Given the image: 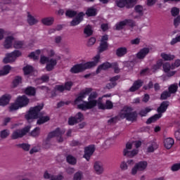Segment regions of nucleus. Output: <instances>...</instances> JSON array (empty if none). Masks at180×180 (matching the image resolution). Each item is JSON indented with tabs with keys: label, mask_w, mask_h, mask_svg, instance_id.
Masks as SVG:
<instances>
[{
	"label": "nucleus",
	"mask_w": 180,
	"mask_h": 180,
	"mask_svg": "<svg viewBox=\"0 0 180 180\" xmlns=\"http://www.w3.org/2000/svg\"><path fill=\"white\" fill-rule=\"evenodd\" d=\"M20 137H23V129H18L15 131L14 132H13V134L11 136V139L13 140H16V139H19Z\"/></svg>",
	"instance_id": "obj_28"
},
{
	"label": "nucleus",
	"mask_w": 180,
	"mask_h": 180,
	"mask_svg": "<svg viewBox=\"0 0 180 180\" xmlns=\"http://www.w3.org/2000/svg\"><path fill=\"white\" fill-rule=\"evenodd\" d=\"M161 57L165 61H171L172 60H174L175 58V56L174 55L167 54L165 53H161Z\"/></svg>",
	"instance_id": "obj_36"
},
{
	"label": "nucleus",
	"mask_w": 180,
	"mask_h": 180,
	"mask_svg": "<svg viewBox=\"0 0 180 180\" xmlns=\"http://www.w3.org/2000/svg\"><path fill=\"white\" fill-rule=\"evenodd\" d=\"M72 86V82H67L65 86L63 85L56 86L55 89L56 91H58L59 92H63V91H65V89H66L67 91H70Z\"/></svg>",
	"instance_id": "obj_18"
},
{
	"label": "nucleus",
	"mask_w": 180,
	"mask_h": 180,
	"mask_svg": "<svg viewBox=\"0 0 180 180\" xmlns=\"http://www.w3.org/2000/svg\"><path fill=\"white\" fill-rule=\"evenodd\" d=\"M6 33V31H5V30L0 28V40H4Z\"/></svg>",
	"instance_id": "obj_62"
},
{
	"label": "nucleus",
	"mask_w": 180,
	"mask_h": 180,
	"mask_svg": "<svg viewBox=\"0 0 180 180\" xmlns=\"http://www.w3.org/2000/svg\"><path fill=\"white\" fill-rule=\"evenodd\" d=\"M139 154V150L134 149L131 150V152H127V150H125V157H127L128 158H134V157H136Z\"/></svg>",
	"instance_id": "obj_32"
},
{
	"label": "nucleus",
	"mask_w": 180,
	"mask_h": 180,
	"mask_svg": "<svg viewBox=\"0 0 180 180\" xmlns=\"http://www.w3.org/2000/svg\"><path fill=\"white\" fill-rule=\"evenodd\" d=\"M124 22L125 23V26H130L131 27H134L135 25L134 21L131 19H125L124 20Z\"/></svg>",
	"instance_id": "obj_49"
},
{
	"label": "nucleus",
	"mask_w": 180,
	"mask_h": 180,
	"mask_svg": "<svg viewBox=\"0 0 180 180\" xmlns=\"http://www.w3.org/2000/svg\"><path fill=\"white\" fill-rule=\"evenodd\" d=\"M98 109H102L105 110V109H112L113 108V103L110 101H107L105 104L102 103V102L98 103Z\"/></svg>",
	"instance_id": "obj_19"
},
{
	"label": "nucleus",
	"mask_w": 180,
	"mask_h": 180,
	"mask_svg": "<svg viewBox=\"0 0 180 180\" xmlns=\"http://www.w3.org/2000/svg\"><path fill=\"white\" fill-rule=\"evenodd\" d=\"M12 68L9 65H4L3 70H0V77L2 75H8Z\"/></svg>",
	"instance_id": "obj_30"
},
{
	"label": "nucleus",
	"mask_w": 180,
	"mask_h": 180,
	"mask_svg": "<svg viewBox=\"0 0 180 180\" xmlns=\"http://www.w3.org/2000/svg\"><path fill=\"white\" fill-rule=\"evenodd\" d=\"M64 133L65 131H61L60 128H58L55 131L49 133L46 141H44L43 143L44 148H50V142H49V140H50V139H53V137H57L58 143H63V141H64V139L61 137V136H63Z\"/></svg>",
	"instance_id": "obj_4"
},
{
	"label": "nucleus",
	"mask_w": 180,
	"mask_h": 180,
	"mask_svg": "<svg viewBox=\"0 0 180 180\" xmlns=\"http://www.w3.org/2000/svg\"><path fill=\"white\" fill-rule=\"evenodd\" d=\"M176 91H178V85L177 84H172L169 87V92L170 94H175V92H176Z\"/></svg>",
	"instance_id": "obj_48"
},
{
	"label": "nucleus",
	"mask_w": 180,
	"mask_h": 180,
	"mask_svg": "<svg viewBox=\"0 0 180 180\" xmlns=\"http://www.w3.org/2000/svg\"><path fill=\"white\" fill-rule=\"evenodd\" d=\"M158 148V144L155 141H150L147 143V153H154Z\"/></svg>",
	"instance_id": "obj_17"
},
{
	"label": "nucleus",
	"mask_w": 180,
	"mask_h": 180,
	"mask_svg": "<svg viewBox=\"0 0 180 180\" xmlns=\"http://www.w3.org/2000/svg\"><path fill=\"white\" fill-rule=\"evenodd\" d=\"M12 96L9 94H5L0 98V106H6L9 103Z\"/></svg>",
	"instance_id": "obj_22"
},
{
	"label": "nucleus",
	"mask_w": 180,
	"mask_h": 180,
	"mask_svg": "<svg viewBox=\"0 0 180 180\" xmlns=\"http://www.w3.org/2000/svg\"><path fill=\"white\" fill-rule=\"evenodd\" d=\"M20 105L15 103L11 104V105L9 108V112H13V110H18L19 109Z\"/></svg>",
	"instance_id": "obj_52"
},
{
	"label": "nucleus",
	"mask_w": 180,
	"mask_h": 180,
	"mask_svg": "<svg viewBox=\"0 0 180 180\" xmlns=\"http://www.w3.org/2000/svg\"><path fill=\"white\" fill-rule=\"evenodd\" d=\"M77 13L75 11L72 10H68L65 12V15L68 16V18H75V16H77Z\"/></svg>",
	"instance_id": "obj_45"
},
{
	"label": "nucleus",
	"mask_w": 180,
	"mask_h": 180,
	"mask_svg": "<svg viewBox=\"0 0 180 180\" xmlns=\"http://www.w3.org/2000/svg\"><path fill=\"white\" fill-rule=\"evenodd\" d=\"M40 63L41 64H46V63H48L46 65L47 71H51V70L54 68V66L57 65L56 60H54V59L49 60V58L44 56H41Z\"/></svg>",
	"instance_id": "obj_8"
},
{
	"label": "nucleus",
	"mask_w": 180,
	"mask_h": 180,
	"mask_svg": "<svg viewBox=\"0 0 180 180\" xmlns=\"http://www.w3.org/2000/svg\"><path fill=\"white\" fill-rule=\"evenodd\" d=\"M169 96H171V93L169 91H164L161 94L160 98L164 101V100L167 99V98H169Z\"/></svg>",
	"instance_id": "obj_55"
},
{
	"label": "nucleus",
	"mask_w": 180,
	"mask_h": 180,
	"mask_svg": "<svg viewBox=\"0 0 180 180\" xmlns=\"http://www.w3.org/2000/svg\"><path fill=\"white\" fill-rule=\"evenodd\" d=\"M131 148H133V143H127L126 144L125 148L123 150V155L125 157V151L127 150V153H130L131 151Z\"/></svg>",
	"instance_id": "obj_44"
},
{
	"label": "nucleus",
	"mask_w": 180,
	"mask_h": 180,
	"mask_svg": "<svg viewBox=\"0 0 180 180\" xmlns=\"http://www.w3.org/2000/svg\"><path fill=\"white\" fill-rule=\"evenodd\" d=\"M137 116V113L133 111V108L129 106H125L120 112V117L121 119H127V120H130L133 122V120H136Z\"/></svg>",
	"instance_id": "obj_6"
},
{
	"label": "nucleus",
	"mask_w": 180,
	"mask_h": 180,
	"mask_svg": "<svg viewBox=\"0 0 180 180\" xmlns=\"http://www.w3.org/2000/svg\"><path fill=\"white\" fill-rule=\"evenodd\" d=\"M66 160L68 164L71 165H75V164H77V158L71 155H68Z\"/></svg>",
	"instance_id": "obj_38"
},
{
	"label": "nucleus",
	"mask_w": 180,
	"mask_h": 180,
	"mask_svg": "<svg viewBox=\"0 0 180 180\" xmlns=\"http://www.w3.org/2000/svg\"><path fill=\"white\" fill-rule=\"evenodd\" d=\"M168 106H169V103L168 101H163L160 106L158 108V112L159 114H155L152 117L149 118L146 123L147 124H150V123H154V122H156V120H158L160 117H162V113H165V112H167V109H168Z\"/></svg>",
	"instance_id": "obj_5"
},
{
	"label": "nucleus",
	"mask_w": 180,
	"mask_h": 180,
	"mask_svg": "<svg viewBox=\"0 0 180 180\" xmlns=\"http://www.w3.org/2000/svg\"><path fill=\"white\" fill-rule=\"evenodd\" d=\"M8 136H9V131H8L7 129H4L0 133V137L1 139H6V137H8Z\"/></svg>",
	"instance_id": "obj_54"
},
{
	"label": "nucleus",
	"mask_w": 180,
	"mask_h": 180,
	"mask_svg": "<svg viewBox=\"0 0 180 180\" xmlns=\"http://www.w3.org/2000/svg\"><path fill=\"white\" fill-rule=\"evenodd\" d=\"M143 85V82L141 80H138L134 83L132 86L129 89L130 92H134L139 89Z\"/></svg>",
	"instance_id": "obj_27"
},
{
	"label": "nucleus",
	"mask_w": 180,
	"mask_h": 180,
	"mask_svg": "<svg viewBox=\"0 0 180 180\" xmlns=\"http://www.w3.org/2000/svg\"><path fill=\"white\" fill-rule=\"evenodd\" d=\"M150 52V50L147 48H144L143 49H141L137 54H136V57L137 58H139V60H141L142 58H144V57H146L148 54V53Z\"/></svg>",
	"instance_id": "obj_26"
},
{
	"label": "nucleus",
	"mask_w": 180,
	"mask_h": 180,
	"mask_svg": "<svg viewBox=\"0 0 180 180\" xmlns=\"http://www.w3.org/2000/svg\"><path fill=\"white\" fill-rule=\"evenodd\" d=\"M115 4L118 8H127L130 9V8H133L134 6V4H136V0H116Z\"/></svg>",
	"instance_id": "obj_10"
},
{
	"label": "nucleus",
	"mask_w": 180,
	"mask_h": 180,
	"mask_svg": "<svg viewBox=\"0 0 180 180\" xmlns=\"http://www.w3.org/2000/svg\"><path fill=\"white\" fill-rule=\"evenodd\" d=\"M147 167H148V163L147 161H140L136 162L131 169L130 174L135 176L137 175L138 172H143L147 169Z\"/></svg>",
	"instance_id": "obj_7"
},
{
	"label": "nucleus",
	"mask_w": 180,
	"mask_h": 180,
	"mask_svg": "<svg viewBox=\"0 0 180 180\" xmlns=\"http://www.w3.org/2000/svg\"><path fill=\"white\" fill-rule=\"evenodd\" d=\"M20 51L15 50L10 53H7L6 57L4 58L3 62L4 64H8L9 63H13L18 57L20 56Z\"/></svg>",
	"instance_id": "obj_9"
},
{
	"label": "nucleus",
	"mask_w": 180,
	"mask_h": 180,
	"mask_svg": "<svg viewBox=\"0 0 180 180\" xmlns=\"http://www.w3.org/2000/svg\"><path fill=\"white\" fill-rule=\"evenodd\" d=\"M30 58H32V60H39V57H40V50H37L35 52H32L29 55Z\"/></svg>",
	"instance_id": "obj_40"
},
{
	"label": "nucleus",
	"mask_w": 180,
	"mask_h": 180,
	"mask_svg": "<svg viewBox=\"0 0 180 180\" xmlns=\"http://www.w3.org/2000/svg\"><path fill=\"white\" fill-rule=\"evenodd\" d=\"M172 16H178L179 15V8L174 7L171 10Z\"/></svg>",
	"instance_id": "obj_53"
},
{
	"label": "nucleus",
	"mask_w": 180,
	"mask_h": 180,
	"mask_svg": "<svg viewBox=\"0 0 180 180\" xmlns=\"http://www.w3.org/2000/svg\"><path fill=\"white\" fill-rule=\"evenodd\" d=\"M27 22L30 26H34L39 23V20L32 15L30 12H27Z\"/></svg>",
	"instance_id": "obj_21"
},
{
	"label": "nucleus",
	"mask_w": 180,
	"mask_h": 180,
	"mask_svg": "<svg viewBox=\"0 0 180 180\" xmlns=\"http://www.w3.org/2000/svg\"><path fill=\"white\" fill-rule=\"evenodd\" d=\"M33 71V68L30 65H27L24 68V74L25 75H29V74H32Z\"/></svg>",
	"instance_id": "obj_47"
},
{
	"label": "nucleus",
	"mask_w": 180,
	"mask_h": 180,
	"mask_svg": "<svg viewBox=\"0 0 180 180\" xmlns=\"http://www.w3.org/2000/svg\"><path fill=\"white\" fill-rule=\"evenodd\" d=\"M108 50V46H101L98 47L99 53H103V51H106Z\"/></svg>",
	"instance_id": "obj_63"
},
{
	"label": "nucleus",
	"mask_w": 180,
	"mask_h": 180,
	"mask_svg": "<svg viewBox=\"0 0 180 180\" xmlns=\"http://www.w3.org/2000/svg\"><path fill=\"white\" fill-rule=\"evenodd\" d=\"M155 2H157V0H147V5L148 6H153Z\"/></svg>",
	"instance_id": "obj_64"
},
{
	"label": "nucleus",
	"mask_w": 180,
	"mask_h": 180,
	"mask_svg": "<svg viewBox=\"0 0 180 180\" xmlns=\"http://www.w3.org/2000/svg\"><path fill=\"white\" fill-rule=\"evenodd\" d=\"M94 151H95V146L94 145L87 146L86 148H85V150H84V158H85L86 161H89L91 158V155L94 154Z\"/></svg>",
	"instance_id": "obj_14"
},
{
	"label": "nucleus",
	"mask_w": 180,
	"mask_h": 180,
	"mask_svg": "<svg viewBox=\"0 0 180 180\" xmlns=\"http://www.w3.org/2000/svg\"><path fill=\"white\" fill-rule=\"evenodd\" d=\"M134 11L136 13L139 15V16H143V15H144V8L141 5H136L134 7Z\"/></svg>",
	"instance_id": "obj_34"
},
{
	"label": "nucleus",
	"mask_w": 180,
	"mask_h": 180,
	"mask_svg": "<svg viewBox=\"0 0 180 180\" xmlns=\"http://www.w3.org/2000/svg\"><path fill=\"white\" fill-rule=\"evenodd\" d=\"M161 65H162V62L158 63L156 65H155L152 69L153 72H155V71H157V70H160V68H161Z\"/></svg>",
	"instance_id": "obj_60"
},
{
	"label": "nucleus",
	"mask_w": 180,
	"mask_h": 180,
	"mask_svg": "<svg viewBox=\"0 0 180 180\" xmlns=\"http://www.w3.org/2000/svg\"><path fill=\"white\" fill-rule=\"evenodd\" d=\"M40 134V128L37 127L35 128L32 132L31 135H32L33 137H37Z\"/></svg>",
	"instance_id": "obj_56"
},
{
	"label": "nucleus",
	"mask_w": 180,
	"mask_h": 180,
	"mask_svg": "<svg viewBox=\"0 0 180 180\" xmlns=\"http://www.w3.org/2000/svg\"><path fill=\"white\" fill-rule=\"evenodd\" d=\"M75 119H76V122H77V123H79V122H82V120H84V115L82 113L78 112L75 115Z\"/></svg>",
	"instance_id": "obj_51"
},
{
	"label": "nucleus",
	"mask_w": 180,
	"mask_h": 180,
	"mask_svg": "<svg viewBox=\"0 0 180 180\" xmlns=\"http://www.w3.org/2000/svg\"><path fill=\"white\" fill-rule=\"evenodd\" d=\"M77 123L78 122H77V120L75 117H71L69 118L68 124H70V126H74V124H77Z\"/></svg>",
	"instance_id": "obj_57"
},
{
	"label": "nucleus",
	"mask_w": 180,
	"mask_h": 180,
	"mask_svg": "<svg viewBox=\"0 0 180 180\" xmlns=\"http://www.w3.org/2000/svg\"><path fill=\"white\" fill-rule=\"evenodd\" d=\"M94 169L96 175H102V174H103V172L105 171V169L103 168V165L101 162H94Z\"/></svg>",
	"instance_id": "obj_16"
},
{
	"label": "nucleus",
	"mask_w": 180,
	"mask_h": 180,
	"mask_svg": "<svg viewBox=\"0 0 180 180\" xmlns=\"http://www.w3.org/2000/svg\"><path fill=\"white\" fill-rule=\"evenodd\" d=\"M124 26H126L124 20L120 21L115 25V30H122V29L124 28Z\"/></svg>",
	"instance_id": "obj_41"
},
{
	"label": "nucleus",
	"mask_w": 180,
	"mask_h": 180,
	"mask_svg": "<svg viewBox=\"0 0 180 180\" xmlns=\"http://www.w3.org/2000/svg\"><path fill=\"white\" fill-rule=\"evenodd\" d=\"M86 15L87 16H96V8H89L86 11Z\"/></svg>",
	"instance_id": "obj_39"
},
{
	"label": "nucleus",
	"mask_w": 180,
	"mask_h": 180,
	"mask_svg": "<svg viewBox=\"0 0 180 180\" xmlns=\"http://www.w3.org/2000/svg\"><path fill=\"white\" fill-rule=\"evenodd\" d=\"M84 174H82V172H77L75 174L73 179L74 180H81L83 179Z\"/></svg>",
	"instance_id": "obj_46"
},
{
	"label": "nucleus",
	"mask_w": 180,
	"mask_h": 180,
	"mask_svg": "<svg viewBox=\"0 0 180 180\" xmlns=\"http://www.w3.org/2000/svg\"><path fill=\"white\" fill-rule=\"evenodd\" d=\"M84 16L85 13H84V12L79 13L76 17L70 22V26H77V25H79V23L84 20Z\"/></svg>",
	"instance_id": "obj_12"
},
{
	"label": "nucleus",
	"mask_w": 180,
	"mask_h": 180,
	"mask_svg": "<svg viewBox=\"0 0 180 180\" xmlns=\"http://www.w3.org/2000/svg\"><path fill=\"white\" fill-rule=\"evenodd\" d=\"M4 43L6 46H19V44H18L16 39L12 36L6 37Z\"/></svg>",
	"instance_id": "obj_20"
},
{
	"label": "nucleus",
	"mask_w": 180,
	"mask_h": 180,
	"mask_svg": "<svg viewBox=\"0 0 180 180\" xmlns=\"http://www.w3.org/2000/svg\"><path fill=\"white\" fill-rule=\"evenodd\" d=\"M111 67H112V68H114V71L117 74L119 73V71H120V70L119 69L117 63H114L112 64H110L109 63H103V65L98 66V68L96 70V72H97V74H99V72L102 71V70H108V68H110Z\"/></svg>",
	"instance_id": "obj_11"
},
{
	"label": "nucleus",
	"mask_w": 180,
	"mask_h": 180,
	"mask_svg": "<svg viewBox=\"0 0 180 180\" xmlns=\"http://www.w3.org/2000/svg\"><path fill=\"white\" fill-rule=\"evenodd\" d=\"M99 60H101V55H96L93 58V61L87 62L84 64L76 65L71 68L70 71L73 74L85 71V70H89V68H92V67L96 66L98 63H99Z\"/></svg>",
	"instance_id": "obj_3"
},
{
	"label": "nucleus",
	"mask_w": 180,
	"mask_h": 180,
	"mask_svg": "<svg viewBox=\"0 0 180 180\" xmlns=\"http://www.w3.org/2000/svg\"><path fill=\"white\" fill-rule=\"evenodd\" d=\"M92 89H84L79 94L78 97L75 99V103L77 105L78 109L81 110H88L92 109L96 104L99 103V100L96 101L98 98V93L93 91Z\"/></svg>",
	"instance_id": "obj_1"
},
{
	"label": "nucleus",
	"mask_w": 180,
	"mask_h": 180,
	"mask_svg": "<svg viewBox=\"0 0 180 180\" xmlns=\"http://www.w3.org/2000/svg\"><path fill=\"white\" fill-rule=\"evenodd\" d=\"M44 179H50L51 180H62L63 179V175L59 174L58 176H51V174H49V172H45L44 174Z\"/></svg>",
	"instance_id": "obj_24"
},
{
	"label": "nucleus",
	"mask_w": 180,
	"mask_h": 180,
	"mask_svg": "<svg viewBox=\"0 0 180 180\" xmlns=\"http://www.w3.org/2000/svg\"><path fill=\"white\" fill-rule=\"evenodd\" d=\"M125 54H127V49L126 47H120L116 51L117 57H123Z\"/></svg>",
	"instance_id": "obj_29"
},
{
	"label": "nucleus",
	"mask_w": 180,
	"mask_h": 180,
	"mask_svg": "<svg viewBox=\"0 0 180 180\" xmlns=\"http://www.w3.org/2000/svg\"><path fill=\"white\" fill-rule=\"evenodd\" d=\"M41 23L45 26H51L54 23V18L46 17L41 19Z\"/></svg>",
	"instance_id": "obj_25"
},
{
	"label": "nucleus",
	"mask_w": 180,
	"mask_h": 180,
	"mask_svg": "<svg viewBox=\"0 0 180 180\" xmlns=\"http://www.w3.org/2000/svg\"><path fill=\"white\" fill-rule=\"evenodd\" d=\"M108 40H109L108 34L103 35L101 37L100 46H108Z\"/></svg>",
	"instance_id": "obj_42"
},
{
	"label": "nucleus",
	"mask_w": 180,
	"mask_h": 180,
	"mask_svg": "<svg viewBox=\"0 0 180 180\" xmlns=\"http://www.w3.org/2000/svg\"><path fill=\"white\" fill-rule=\"evenodd\" d=\"M153 110V108L148 107L141 110L139 112L141 116H147V113H150Z\"/></svg>",
	"instance_id": "obj_43"
},
{
	"label": "nucleus",
	"mask_w": 180,
	"mask_h": 180,
	"mask_svg": "<svg viewBox=\"0 0 180 180\" xmlns=\"http://www.w3.org/2000/svg\"><path fill=\"white\" fill-rule=\"evenodd\" d=\"M15 103H16L17 105H19V106H20V108H23V96H19V97L16 99Z\"/></svg>",
	"instance_id": "obj_50"
},
{
	"label": "nucleus",
	"mask_w": 180,
	"mask_h": 180,
	"mask_svg": "<svg viewBox=\"0 0 180 180\" xmlns=\"http://www.w3.org/2000/svg\"><path fill=\"white\" fill-rule=\"evenodd\" d=\"M117 79H119V76H115V77L111 78L110 79V82L108 84H107L106 87L108 89H110L113 88L114 86H116V81H117Z\"/></svg>",
	"instance_id": "obj_31"
},
{
	"label": "nucleus",
	"mask_w": 180,
	"mask_h": 180,
	"mask_svg": "<svg viewBox=\"0 0 180 180\" xmlns=\"http://www.w3.org/2000/svg\"><path fill=\"white\" fill-rule=\"evenodd\" d=\"M180 25V15H178L176 18L174 20V26L176 29L178 26Z\"/></svg>",
	"instance_id": "obj_58"
},
{
	"label": "nucleus",
	"mask_w": 180,
	"mask_h": 180,
	"mask_svg": "<svg viewBox=\"0 0 180 180\" xmlns=\"http://www.w3.org/2000/svg\"><path fill=\"white\" fill-rule=\"evenodd\" d=\"M89 46H94V44H95V43H96V38L95 37H91L89 39Z\"/></svg>",
	"instance_id": "obj_61"
},
{
	"label": "nucleus",
	"mask_w": 180,
	"mask_h": 180,
	"mask_svg": "<svg viewBox=\"0 0 180 180\" xmlns=\"http://www.w3.org/2000/svg\"><path fill=\"white\" fill-rule=\"evenodd\" d=\"M22 82V77L15 76L12 82V87L16 88Z\"/></svg>",
	"instance_id": "obj_33"
},
{
	"label": "nucleus",
	"mask_w": 180,
	"mask_h": 180,
	"mask_svg": "<svg viewBox=\"0 0 180 180\" xmlns=\"http://www.w3.org/2000/svg\"><path fill=\"white\" fill-rule=\"evenodd\" d=\"M163 70L167 74L168 77H172V75H175L174 71H171V70H175V67L174 65H170L168 63L163 64Z\"/></svg>",
	"instance_id": "obj_15"
},
{
	"label": "nucleus",
	"mask_w": 180,
	"mask_h": 180,
	"mask_svg": "<svg viewBox=\"0 0 180 180\" xmlns=\"http://www.w3.org/2000/svg\"><path fill=\"white\" fill-rule=\"evenodd\" d=\"M134 165V160L129 159L126 161L121 162L120 165V168L122 171H127L129 167Z\"/></svg>",
	"instance_id": "obj_13"
},
{
	"label": "nucleus",
	"mask_w": 180,
	"mask_h": 180,
	"mask_svg": "<svg viewBox=\"0 0 180 180\" xmlns=\"http://www.w3.org/2000/svg\"><path fill=\"white\" fill-rule=\"evenodd\" d=\"M11 3V0H0V9L4 8V5H8Z\"/></svg>",
	"instance_id": "obj_59"
},
{
	"label": "nucleus",
	"mask_w": 180,
	"mask_h": 180,
	"mask_svg": "<svg viewBox=\"0 0 180 180\" xmlns=\"http://www.w3.org/2000/svg\"><path fill=\"white\" fill-rule=\"evenodd\" d=\"M43 104H41L39 105H37L34 108H31L27 115H25V119L27 120V122H33L34 119H37V124H43L49 120H50V117L49 116H41V114L40 113V110L43 109Z\"/></svg>",
	"instance_id": "obj_2"
},
{
	"label": "nucleus",
	"mask_w": 180,
	"mask_h": 180,
	"mask_svg": "<svg viewBox=\"0 0 180 180\" xmlns=\"http://www.w3.org/2000/svg\"><path fill=\"white\" fill-rule=\"evenodd\" d=\"M163 143L167 150H169L170 148H172V146H174L175 141L172 138H166L164 139Z\"/></svg>",
	"instance_id": "obj_23"
},
{
	"label": "nucleus",
	"mask_w": 180,
	"mask_h": 180,
	"mask_svg": "<svg viewBox=\"0 0 180 180\" xmlns=\"http://www.w3.org/2000/svg\"><path fill=\"white\" fill-rule=\"evenodd\" d=\"M25 93L30 96H34L36 95V89L32 86L27 87L25 89Z\"/></svg>",
	"instance_id": "obj_37"
},
{
	"label": "nucleus",
	"mask_w": 180,
	"mask_h": 180,
	"mask_svg": "<svg viewBox=\"0 0 180 180\" xmlns=\"http://www.w3.org/2000/svg\"><path fill=\"white\" fill-rule=\"evenodd\" d=\"M84 33L87 37L92 36V34H94V30H92V27H91V25H86L84 30Z\"/></svg>",
	"instance_id": "obj_35"
}]
</instances>
